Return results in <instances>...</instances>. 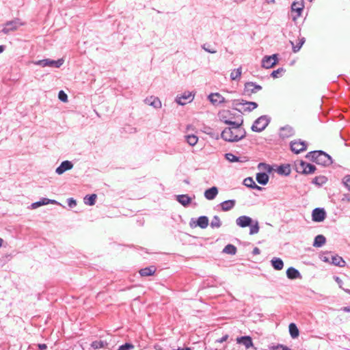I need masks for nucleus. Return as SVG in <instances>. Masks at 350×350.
<instances>
[{
	"label": "nucleus",
	"instance_id": "1",
	"mask_svg": "<svg viewBox=\"0 0 350 350\" xmlns=\"http://www.w3.org/2000/svg\"><path fill=\"white\" fill-rule=\"evenodd\" d=\"M224 122L230 126L226 128L221 134V138L228 142H235L243 139L246 135L245 130L242 127L243 120L241 122L224 120Z\"/></svg>",
	"mask_w": 350,
	"mask_h": 350
},
{
	"label": "nucleus",
	"instance_id": "2",
	"mask_svg": "<svg viewBox=\"0 0 350 350\" xmlns=\"http://www.w3.org/2000/svg\"><path fill=\"white\" fill-rule=\"evenodd\" d=\"M233 108L239 112H250L258 107L255 102L247 101L243 99L234 100L232 102Z\"/></svg>",
	"mask_w": 350,
	"mask_h": 350
},
{
	"label": "nucleus",
	"instance_id": "3",
	"mask_svg": "<svg viewBox=\"0 0 350 350\" xmlns=\"http://www.w3.org/2000/svg\"><path fill=\"white\" fill-rule=\"evenodd\" d=\"M269 123L268 117L262 116L255 120L251 129L254 132H261L268 126Z\"/></svg>",
	"mask_w": 350,
	"mask_h": 350
},
{
	"label": "nucleus",
	"instance_id": "4",
	"mask_svg": "<svg viewBox=\"0 0 350 350\" xmlns=\"http://www.w3.org/2000/svg\"><path fill=\"white\" fill-rule=\"evenodd\" d=\"M64 62L63 59H59L58 60H52L50 59H44L38 61L33 62V64L35 65L40 66L42 67H53V68H59Z\"/></svg>",
	"mask_w": 350,
	"mask_h": 350
},
{
	"label": "nucleus",
	"instance_id": "5",
	"mask_svg": "<svg viewBox=\"0 0 350 350\" xmlns=\"http://www.w3.org/2000/svg\"><path fill=\"white\" fill-rule=\"evenodd\" d=\"M23 25L24 23H22L18 18L8 21L6 23H5L4 27L2 29V32L4 34H8L10 31H16L19 27Z\"/></svg>",
	"mask_w": 350,
	"mask_h": 350
},
{
	"label": "nucleus",
	"instance_id": "6",
	"mask_svg": "<svg viewBox=\"0 0 350 350\" xmlns=\"http://www.w3.org/2000/svg\"><path fill=\"white\" fill-rule=\"evenodd\" d=\"M262 90V86L254 82H247L244 85L243 94L246 96H251L257 92Z\"/></svg>",
	"mask_w": 350,
	"mask_h": 350
},
{
	"label": "nucleus",
	"instance_id": "7",
	"mask_svg": "<svg viewBox=\"0 0 350 350\" xmlns=\"http://www.w3.org/2000/svg\"><path fill=\"white\" fill-rule=\"evenodd\" d=\"M278 55L273 54L270 56H265L262 59V66L265 68H271L278 63Z\"/></svg>",
	"mask_w": 350,
	"mask_h": 350
},
{
	"label": "nucleus",
	"instance_id": "8",
	"mask_svg": "<svg viewBox=\"0 0 350 350\" xmlns=\"http://www.w3.org/2000/svg\"><path fill=\"white\" fill-rule=\"evenodd\" d=\"M317 163L323 166H328L332 163V160L329 154L322 150H319Z\"/></svg>",
	"mask_w": 350,
	"mask_h": 350
},
{
	"label": "nucleus",
	"instance_id": "9",
	"mask_svg": "<svg viewBox=\"0 0 350 350\" xmlns=\"http://www.w3.org/2000/svg\"><path fill=\"white\" fill-rule=\"evenodd\" d=\"M306 143L304 141H294L291 142V148L293 152L298 154L306 149Z\"/></svg>",
	"mask_w": 350,
	"mask_h": 350
},
{
	"label": "nucleus",
	"instance_id": "10",
	"mask_svg": "<svg viewBox=\"0 0 350 350\" xmlns=\"http://www.w3.org/2000/svg\"><path fill=\"white\" fill-rule=\"evenodd\" d=\"M326 216V213L323 208H316L312 213V220L316 222L323 221Z\"/></svg>",
	"mask_w": 350,
	"mask_h": 350
},
{
	"label": "nucleus",
	"instance_id": "11",
	"mask_svg": "<svg viewBox=\"0 0 350 350\" xmlns=\"http://www.w3.org/2000/svg\"><path fill=\"white\" fill-rule=\"evenodd\" d=\"M193 99V96L191 94V92H185L181 96H178L176 98V102L180 105H185L187 103L191 102Z\"/></svg>",
	"mask_w": 350,
	"mask_h": 350
},
{
	"label": "nucleus",
	"instance_id": "12",
	"mask_svg": "<svg viewBox=\"0 0 350 350\" xmlns=\"http://www.w3.org/2000/svg\"><path fill=\"white\" fill-rule=\"evenodd\" d=\"M252 223V219L246 215L240 216L236 219V224L241 228L250 226Z\"/></svg>",
	"mask_w": 350,
	"mask_h": 350
},
{
	"label": "nucleus",
	"instance_id": "13",
	"mask_svg": "<svg viewBox=\"0 0 350 350\" xmlns=\"http://www.w3.org/2000/svg\"><path fill=\"white\" fill-rule=\"evenodd\" d=\"M295 131L293 128L289 125H286L280 129V137L284 139L293 136Z\"/></svg>",
	"mask_w": 350,
	"mask_h": 350
},
{
	"label": "nucleus",
	"instance_id": "14",
	"mask_svg": "<svg viewBox=\"0 0 350 350\" xmlns=\"http://www.w3.org/2000/svg\"><path fill=\"white\" fill-rule=\"evenodd\" d=\"M73 167V164L70 161H64L62 162L60 165L57 167L55 170V172L61 175L64 174L66 171L71 170Z\"/></svg>",
	"mask_w": 350,
	"mask_h": 350
},
{
	"label": "nucleus",
	"instance_id": "15",
	"mask_svg": "<svg viewBox=\"0 0 350 350\" xmlns=\"http://www.w3.org/2000/svg\"><path fill=\"white\" fill-rule=\"evenodd\" d=\"M238 344H242L247 349L254 346L252 339L249 336L238 337L236 339Z\"/></svg>",
	"mask_w": 350,
	"mask_h": 350
},
{
	"label": "nucleus",
	"instance_id": "16",
	"mask_svg": "<svg viewBox=\"0 0 350 350\" xmlns=\"http://www.w3.org/2000/svg\"><path fill=\"white\" fill-rule=\"evenodd\" d=\"M49 204H58L59 203L55 200H50L48 198H42L40 201L32 203L31 206L32 208H37L42 205H46Z\"/></svg>",
	"mask_w": 350,
	"mask_h": 350
},
{
	"label": "nucleus",
	"instance_id": "17",
	"mask_svg": "<svg viewBox=\"0 0 350 350\" xmlns=\"http://www.w3.org/2000/svg\"><path fill=\"white\" fill-rule=\"evenodd\" d=\"M208 98L213 105H218L225 102V98L219 93H212L208 96Z\"/></svg>",
	"mask_w": 350,
	"mask_h": 350
},
{
	"label": "nucleus",
	"instance_id": "18",
	"mask_svg": "<svg viewBox=\"0 0 350 350\" xmlns=\"http://www.w3.org/2000/svg\"><path fill=\"white\" fill-rule=\"evenodd\" d=\"M303 9H304V1L303 0H296L291 5L292 11L296 12L297 13L298 16H299L301 15Z\"/></svg>",
	"mask_w": 350,
	"mask_h": 350
},
{
	"label": "nucleus",
	"instance_id": "19",
	"mask_svg": "<svg viewBox=\"0 0 350 350\" xmlns=\"http://www.w3.org/2000/svg\"><path fill=\"white\" fill-rule=\"evenodd\" d=\"M145 103L156 109L161 107V102L157 97L150 96L145 99Z\"/></svg>",
	"mask_w": 350,
	"mask_h": 350
},
{
	"label": "nucleus",
	"instance_id": "20",
	"mask_svg": "<svg viewBox=\"0 0 350 350\" xmlns=\"http://www.w3.org/2000/svg\"><path fill=\"white\" fill-rule=\"evenodd\" d=\"M217 193L218 189L216 187H212L205 191L204 197L208 200H212L215 198Z\"/></svg>",
	"mask_w": 350,
	"mask_h": 350
},
{
	"label": "nucleus",
	"instance_id": "21",
	"mask_svg": "<svg viewBox=\"0 0 350 350\" xmlns=\"http://www.w3.org/2000/svg\"><path fill=\"white\" fill-rule=\"evenodd\" d=\"M286 275H287V278L291 280H295L297 278H301V274L299 272V271L297 269H295L294 267H289L286 270Z\"/></svg>",
	"mask_w": 350,
	"mask_h": 350
},
{
	"label": "nucleus",
	"instance_id": "22",
	"mask_svg": "<svg viewBox=\"0 0 350 350\" xmlns=\"http://www.w3.org/2000/svg\"><path fill=\"white\" fill-rule=\"evenodd\" d=\"M331 263L340 267H345V261L343 258L338 255H330Z\"/></svg>",
	"mask_w": 350,
	"mask_h": 350
},
{
	"label": "nucleus",
	"instance_id": "23",
	"mask_svg": "<svg viewBox=\"0 0 350 350\" xmlns=\"http://www.w3.org/2000/svg\"><path fill=\"white\" fill-rule=\"evenodd\" d=\"M236 201L234 200H226L220 204L221 210L228 211L235 206Z\"/></svg>",
	"mask_w": 350,
	"mask_h": 350
},
{
	"label": "nucleus",
	"instance_id": "24",
	"mask_svg": "<svg viewBox=\"0 0 350 350\" xmlns=\"http://www.w3.org/2000/svg\"><path fill=\"white\" fill-rule=\"evenodd\" d=\"M177 201L184 206H188L191 202V198L188 195H178L176 196Z\"/></svg>",
	"mask_w": 350,
	"mask_h": 350
},
{
	"label": "nucleus",
	"instance_id": "25",
	"mask_svg": "<svg viewBox=\"0 0 350 350\" xmlns=\"http://www.w3.org/2000/svg\"><path fill=\"white\" fill-rule=\"evenodd\" d=\"M271 263L272 267L278 271L282 270L284 267V262L280 258L274 257L271 259Z\"/></svg>",
	"mask_w": 350,
	"mask_h": 350
},
{
	"label": "nucleus",
	"instance_id": "26",
	"mask_svg": "<svg viewBox=\"0 0 350 350\" xmlns=\"http://www.w3.org/2000/svg\"><path fill=\"white\" fill-rule=\"evenodd\" d=\"M256 180L259 184L265 185L269 181V176L264 172L258 173L256 174Z\"/></svg>",
	"mask_w": 350,
	"mask_h": 350
},
{
	"label": "nucleus",
	"instance_id": "27",
	"mask_svg": "<svg viewBox=\"0 0 350 350\" xmlns=\"http://www.w3.org/2000/svg\"><path fill=\"white\" fill-rule=\"evenodd\" d=\"M156 271V268L154 266H150L144 269H142L139 271V273L142 276H149L152 275Z\"/></svg>",
	"mask_w": 350,
	"mask_h": 350
},
{
	"label": "nucleus",
	"instance_id": "28",
	"mask_svg": "<svg viewBox=\"0 0 350 350\" xmlns=\"http://www.w3.org/2000/svg\"><path fill=\"white\" fill-rule=\"evenodd\" d=\"M196 225L202 229L206 228L208 225V218L206 216L199 217Z\"/></svg>",
	"mask_w": 350,
	"mask_h": 350
},
{
	"label": "nucleus",
	"instance_id": "29",
	"mask_svg": "<svg viewBox=\"0 0 350 350\" xmlns=\"http://www.w3.org/2000/svg\"><path fill=\"white\" fill-rule=\"evenodd\" d=\"M325 237L322 234H319L315 237L313 245L314 247H319L323 245L325 243Z\"/></svg>",
	"mask_w": 350,
	"mask_h": 350
},
{
	"label": "nucleus",
	"instance_id": "30",
	"mask_svg": "<svg viewBox=\"0 0 350 350\" xmlns=\"http://www.w3.org/2000/svg\"><path fill=\"white\" fill-rule=\"evenodd\" d=\"M278 173L281 175L287 176L291 173V167L289 165H282L278 167Z\"/></svg>",
	"mask_w": 350,
	"mask_h": 350
},
{
	"label": "nucleus",
	"instance_id": "31",
	"mask_svg": "<svg viewBox=\"0 0 350 350\" xmlns=\"http://www.w3.org/2000/svg\"><path fill=\"white\" fill-rule=\"evenodd\" d=\"M305 41H306V40H305V38H304V37L299 39V42H297V44L296 45H295V44L293 41H290V43L293 47V51L294 53L298 52L300 50V49L301 48L302 45L304 44Z\"/></svg>",
	"mask_w": 350,
	"mask_h": 350
},
{
	"label": "nucleus",
	"instance_id": "32",
	"mask_svg": "<svg viewBox=\"0 0 350 350\" xmlns=\"http://www.w3.org/2000/svg\"><path fill=\"white\" fill-rule=\"evenodd\" d=\"M107 345H108V342L107 340H95V341L92 342L91 346L94 349H97L104 348L106 346H107Z\"/></svg>",
	"mask_w": 350,
	"mask_h": 350
},
{
	"label": "nucleus",
	"instance_id": "33",
	"mask_svg": "<svg viewBox=\"0 0 350 350\" xmlns=\"http://www.w3.org/2000/svg\"><path fill=\"white\" fill-rule=\"evenodd\" d=\"M289 333L293 338H295L299 336L298 328L293 323H291L289 325Z\"/></svg>",
	"mask_w": 350,
	"mask_h": 350
},
{
	"label": "nucleus",
	"instance_id": "34",
	"mask_svg": "<svg viewBox=\"0 0 350 350\" xmlns=\"http://www.w3.org/2000/svg\"><path fill=\"white\" fill-rule=\"evenodd\" d=\"M306 162L300 161L295 164V169L298 173L304 174L306 172Z\"/></svg>",
	"mask_w": 350,
	"mask_h": 350
},
{
	"label": "nucleus",
	"instance_id": "35",
	"mask_svg": "<svg viewBox=\"0 0 350 350\" xmlns=\"http://www.w3.org/2000/svg\"><path fill=\"white\" fill-rule=\"evenodd\" d=\"M223 252L228 254L234 255L237 253V247L232 244H228L225 246L223 250Z\"/></svg>",
	"mask_w": 350,
	"mask_h": 350
},
{
	"label": "nucleus",
	"instance_id": "36",
	"mask_svg": "<svg viewBox=\"0 0 350 350\" xmlns=\"http://www.w3.org/2000/svg\"><path fill=\"white\" fill-rule=\"evenodd\" d=\"M97 198V196L96 194H92L90 196H86L84 198V202L85 204L92 206L96 202V199Z\"/></svg>",
	"mask_w": 350,
	"mask_h": 350
},
{
	"label": "nucleus",
	"instance_id": "37",
	"mask_svg": "<svg viewBox=\"0 0 350 350\" xmlns=\"http://www.w3.org/2000/svg\"><path fill=\"white\" fill-rule=\"evenodd\" d=\"M319 155V150H315L308 152L306 157L309 160L315 162L317 163V159Z\"/></svg>",
	"mask_w": 350,
	"mask_h": 350
},
{
	"label": "nucleus",
	"instance_id": "38",
	"mask_svg": "<svg viewBox=\"0 0 350 350\" xmlns=\"http://www.w3.org/2000/svg\"><path fill=\"white\" fill-rule=\"evenodd\" d=\"M241 75V67L232 70L230 74V79L233 81L237 80L240 78Z\"/></svg>",
	"mask_w": 350,
	"mask_h": 350
},
{
	"label": "nucleus",
	"instance_id": "39",
	"mask_svg": "<svg viewBox=\"0 0 350 350\" xmlns=\"http://www.w3.org/2000/svg\"><path fill=\"white\" fill-rule=\"evenodd\" d=\"M327 181V178L324 176H317L312 180V183L317 185H322Z\"/></svg>",
	"mask_w": 350,
	"mask_h": 350
},
{
	"label": "nucleus",
	"instance_id": "40",
	"mask_svg": "<svg viewBox=\"0 0 350 350\" xmlns=\"http://www.w3.org/2000/svg\"><path fill=\"white\" fill-rule=\"evenodd\" d=\"M221 226V222L217 215H215L211 222V227L213 228H219Z\"/></svg>",
	"mask_w": 350,
	"mask_h": 350
},
{
	"label": "nucleus",
	"instance_id": "41",
	"mask_svg": "<svg viewBox=\"0 0 350 350\" xmlns=\"http://www.w3.org/2000/svg\"><path fill=\"white\" fill-rule=\"evenodd\" d=\"M250 234H255L259 232L260 227L258 221H255L254 222L253 221V223L251 224V226H250Z\"/></svg>",
	"mask_w": 350,
	"mask_h": 350
},
{
	"label": "nucleus",
	"instance_id": "42",
	"mask_svg": "<svg viewBox=\"0 0 350 350\" xmlns=\"http://www.w3.org/2000/svg\"><path fill=\"white\" fill-rule=\"evenodd\" d=\"M186 139L187 143L192 146L196 145L198 141V138L194 135H189L186 136Z\"/></svg>",
	"mask_w": 350,
	"mask_h": 350
},
{
	"label": "nucleus",
	"instance_id": "43",
	"mask_svg": "<svg viewBox=\"0 0 350 350\" xmlns=\"http://www.w3.org/2000/svg\"><path fill=\"white\" fill-rule=\"evenodd\" d=\"M225 158L230 162H239L241 161L239 158L235 155H234L232 153H226L225 154Z\"/></svg>",
	"mask_w": 350,
	"mask_h": 350
},
{
	"label": "nucleus",
	"instance_id": "44",
	"mask_svg": "<svg viewBox=\"0 0 350 350\" xmlns=\"http://www.w3.org/2000/svg\"><path fill=\"white\" fill-rule=\"evenodd\" d=\"M306 172L304 174H312L316 170V167L314 165L308 163H306Z\"/></svg>",
	"mask_w": 350,
	"mask_h": 350
},
{
	"label": "nucleus",
	"instance_id": "45",
	"mask_svg": "<svg viewBox=\"0 0 350 350\" xmlns=\"http://www.w3.org/2000/svg\"><path fill=\"white\" fill-rule=\"evenodd\" d=\"M254 183L255 182L252 177H247L243 180V185L250 188H252Z\"/></svg>",
	"mask_w": 350,
	"mask_h": 350
},
{
	"label": "nucleus",
	"instance_id": "46",
	"mask_svg": "<svg viewBox=\"0 0 350 350\" xmlns=\"http://www.w3.org/2000/svg\"><path fill=\"white\" fill-rule=\"evenodd\" d=\"M284 72V70L283 68H280L275 70H273L271 74V76L273 77V78H278L279 77V75L282 73V72Z\"/></svg>",
	"mask_w": 350,
	"mask_h": 350
},
{
	"label": "nucleus",
	"instance_id": "47",
	"mask_svg": "<svg viewBox=\"0 0 350 350\" xmlns=\"http://www.w3.org/2000/svg\"><path fill=\"white\" fill-rule=\"evenodd\" d=\"M343 184L350 191V175L345 176L342 180Z\"/></svg>",
	"mask_w": 350,
	"mask_h": 350
},
{
	"label": "nucleus",
	"instance_id": "48",
	"mask_svg": "<svg viewBox=\"0 0 350 350\" xmlns=\"http://www.w3.org/2000/svg\"><path fill=\"white\" fill-rule=\"evenodd\" d=\"M58 98L60 100L63 102L67 101L68 99L67 94L63 90L59 91L58 94Z\"/></svg>",
	"mask_w": 350,
	"mask_h": 350
},
{
	"label": "nucleus",
	"instance_id": "49",
	"mask_svg": "<svg viewBox=\"0 0 350 350\" xmlns=\"http://www.w3.org/2000/svg\"><path fill=\"white\" fill-rule=\"evenodd\" d=\"M133 347H134V346L132 344L125 343L124 345H121L118 348V350H131V349H133Z\"/></svg>",
	"mask_w": 350,
	"mask_h": 350
},
{
	"label": "nucleus",
	"instance_id": "50",
	"mask_svg": "<svg viewBox=\"0 0 350 350\" xmlns=\"http://www.w3.org/2000/svg\"><path fill=\"white\" fill-rule=\"evenodd\" d=\"M68 205L70 207V208H72L74 206H75L77 205V202L75 200H74L73 198H68Z\"/></svg>",
	"mask_w": 350,
	"mask_h": 350
},
{
	"label": "nucleus",
	"instance_id": "51",
	"mask_svg": "<svg viewBox=\"0 0 350 350\" xmlns=\"http://www.w3.org/2000/svg\"><path fill=\"white\" fill-rule=\"evenodd\" d=\"M207 44H204L202 46V48L206 52L208 53H216V51L215 50H213V49H209L208 47L206 46Z\"/></svg>",
	"mask_w": 350,
	"mask_h": 350
},
{
	"label": "nucleus",
	"instance_id": "52",
	"mask_svg": "<svg viewBox=\"0 0 350 350\" xmlns=\"http://www.w3.org/2000/svg\"><path fill=\"white\" fill-rule=\"evenodd\" d=\"M271 350H291V349L286 347H284L282 345H278L277 347H273Z\"/></svg>",
	"mask_w": 350,
	"mask_h": 350
},
{
	"label": "nucleus",
	"instance_id": "53",
	"mask_svg": "<svg viewBox=\"0 0 350 350\" xmlns=\"http://www.w3.org/2000/svg\"><path fill=\"white\" fill-rule=\"evenodd\" d=\"M262 167H264V169L265 170H268L269 172L271 171V167L269 165H267L265 163H260L258 164V168H261Z\"/></svg>",
	"mask_w": 350,
	"mask_h": 350
},
{
	"label": "nucleus",
	"instance_id": "54",
	"mask_svg": "<svg viewBox=\"0 0 350 350\" xmlns=\"http://www.w3.org/2000/svg\"><path fill=\"white\" fill-rule=\"evenodd\" d=\"M228 334H226L225 336H224L222 338L218 339L216 340V342H219V343H221L223 342H225L228 340Z\"/></svg>",
	"mask_w": 350,
	"mask_h": 350
},
{
	"label": "nucleus",
	"instance_id": "55",
	"mask_svg": "<svg viewBox=\"0 0 350 350\" xmlns=\"http://www.w3.org/2000/svg\"><path fill=\"white\" fill-rule=\"evenodd\" d=\"M260 252V251L259 248H258V247L254 248V250H253V254L257 255V254H259Z\"/></svg>",
	"mask_w": 350,
	"mask_h": 350
},
{
	"label": "nucleus",
	"instance_id": "56",
	"mask_svg": "<svg viewBox=\"0 0 350 350\" xmlns=\"http://www.w3.org/2000/svg\"><path fill=\"white\" fill-rule=\"evenodd\" d=\"M38 347L40 350H45L47 348V346L45 344H40Z\"/></svg>",
	"mask_w": 350,
	"mask_h": 350
},
{
	"label": "nucleus",
	"instance_id": "57",
	"mask_svg": "<svg viewBox=\"0 0 350 350\" xmlns=\"http://www.w3.org/2000/svg\"><path fill=\"white\" fill-rule=\"evenodd\" d=\"M341 310L347 312H350V306L342 308Z\"/></svg>",
	"mask_w": 350,
	"mask_h": 350
},
{
	"label": "nucleus",
	"instance_id": "58",
	"mask_svg": "<svg viewBox=\"0 0 350 350\" xmlns=\"http://www.w3.org/2000/svg\"><path fill=\"white\" fill-rule=\"evenodd\" d=\"M252 189H257V190H261L262 187L258 186V185H257L256 184V183H255Z\"/></svg>",
	"mask_w": 350,
	"mask_h": 350
},
{
	"label": "nucleus",
	"instance_id": "59",
	"mask_svg": "<svg viewBox=\"0 0 350 350\" xmlns=\"http://www.w3.org/2000/svg\"><path fill=\"white\" fill-rule=\"evenodd\" d=\"M323 261L325 262H330L331 263V258H330V256H325L323 258Z\"/></svg>",
	"mask_w": 350,
	"mask_h": 350
},
{
	"label": "nucleus",
	"instance_id": "60",
	"mask_svg": "<svg viewBox=\"0 0 350 350\" xmlns=\"http://www.w3.org/2000/svg\"><path fill=\"white\" fill-rule=\"evenodd\" d=\"M267 3H274L275 0H265Z\"/></svg>",
	"mask_w": 350,
	"mask_h": 350
},
{
	"label": "nucleus",
	"instance_id": "61",
	"mask_svg": "<svg viewBox=\"0 0 350 350\" xmlns=\"http://www.w3.org/2000/svg\"><path fill=\"white\" fill-rule=\"evenodd\" d=\"M5 46L3 45H0V53L4 51Z\"/></svg>",
	"mask_w": 350,
	"mask_h": 350
},
{
	"label": "nucleus",
	"instance_id": "62",
	"mask_svg": "<svg viewBox=\"0 0 350 350\" xmlns=\"http://www.w3.org/2000/svg\"><path fill=\"white\" fill-rule=\"evenodd\" d=\"M3 241V239L1 238H0V247L2 245Z\"/></svg>",
	"mask_w": 350,
	"mask_h": 350
},
{
	"label": "nucleus",
	"instance_id": "63",
	"mask_svg": "<svg viewBox=\"0 0 350 350\" xmlns=\"http://www.w3.org/2000/svg\"><path fill=\"white\" fill-rule=\"evenodd\" d=\"M336 280L337 282H339V278H336Z\"/></svg>",
	"mask_w": 350,
	"mask_h": 350
},
{
	"label": "nucleus",
	"instance_id": "64",
	"mask_svg": "<svg viewBox=\"0 0 350 350\" xmlns=\"http://www.w3.org/2000/svg\"><path fill=\"white\" fill-rule=\"evenodd\" d=\"M310 1H311L312 0H309Z\"/></svg>",
	"mask_w": 350,
	"mask_h": 350
}]
</instances>
